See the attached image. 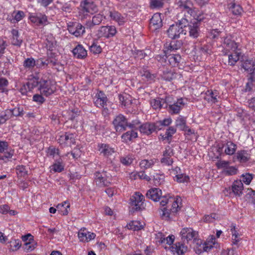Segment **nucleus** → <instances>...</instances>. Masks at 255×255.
<instances>
[{
  "instance_id": "obj_45",
  "label": "nucleus",
  "mask_w": 255,
  "mask_h": 255,
  "mask_svg": "<svg viewBox=\"0 0 255 255\" xmlns=\"http://www.w3.org/2000/svg\"><path fill=\"white\" fill-rule=\"evenodd\" d=\"M164 178L163 174H156L153 176L154 184L156 186L161 185L164 182Z\"/></svg>"
},
{
  "instance_id": "obj_5",
  "label": "nucleus",
  "mask_w": 255,
  "mask_h": 255,
  "mask_svg": "<svg viewBox=\"0 0 255 255\" xmlns=\"http://www.w3.org/2000/svg\"><path fill=\"white\" fill-rule=\"evenodd\" d=\"M167 197L169 198V203L171 202L172 203L171 208L170 209H167L166 207H163L161 209L162 212L161 217L163 219L168 221L172 219V215H174L178 211L180 207L178 205L179 201L178 199L176 200L171 201V197L169 196H167Z\"/></svg>"
},
{
  "instance_id": "obj_9",
  "label": "nucleus",
  "mask_w": 255,
  "mask_h": 255,
  "mask_svg": "<svg viewBox=\"0 0 255 255\" xmlns=\"http://www.w3.org/2000/svg\"><path fill=\"white\" fill-rule=\"evenodd\" d=\"M8 143L6 141H0V160L6 162L13 155V150H8Z\"/></svg>"
},
{
  "instance_id": "obj_43",
  "label": "nucleus",
  "mask_w": 255,
  "mask_h": 255,
  "mask_svg": "<svg viewBox=\"0 0 255 255\" xmlns=\"http://www.w3.org/2000/svg\"><path fill=\"white\" fill-rule=\"evenodd\" d=\"M176 73L174 72L171 71H167L163 72L162 78L165 81H171L173 79L176 78Z\"/></svg>"
},
{
  "instance_id": "obj_59",
  "label": "nucleus",
  "mask_w": 255,
  "mask_h": 255,
  "mask_svg": "<svg viewBox=\"0 0 255 255\" xmlns=\"http://www.w3.org/2000/svg\"><path fill=\"white\" fill-rule=\"evenodd\" d=\"M237 169L234 166H228L224 170V172L227 175H233L237 173Z\"/></svg>"
},
{
  "instance_id": "obj_38",
  "label": "nucleus",
  "mask_w": 255,
  "mask_h": 255,
  "mask_svg": "<svg viewBox=\"0 0 255 255\" xmlns=\"http://www.w3.org/2000/svg\"><path fill=\"white\" fill-rule=\"evenodd\" d=\"M229 8L232 11L233 14L236 15H241L243 11V8L240 5L235 3H231Z\"/></svg>"
},
{
  "instance_id": "obj_48",
  "label": "nucleus",
  "mask_w": 255,
  "mask_h": 255,
  "mask_svg": "<svg viewBox=\"0 0 255 255\" xmlns=\"http://www.w3.org/2000/svg\"><path fill=\"white\" fill-rule=\"evenodd\" d=\"M127 227L128 229L132 230L133 231H138L140 230L142 227L140 225V222L138 221H131L128 225Z\"/></svg>"
},
{
  "instance_id": "obj_10",
  "label": "nucleus",
  "mask_w": 255,
  "mask_h": 255,
  "mask_svg": "<svg viewBox=\"0 0 255 255\" xmlns=\"http://www.w3.org/2000/svg\"><path fill=\"white\" fill-rule=\"evenodd\" d=\"M244 186L242 180L235 181L231 187L227 189L230 194H233L236 196H241L243 194Z\"/></svg>"
},
{
  "instance_id": "obj_39",
  "label": "nucleus",
  "mask_w": 255,
  "mask_h": 255,
  "mask_svg": "<svg viewBox=\"0 0 255 255\" xmlns=\"http://www.w3.org/2000/svg\"><path fill=\"white\" fill-rule=\"evenodd\" d=\"M23 65L25 69H31L36 65V62L33 58H28L25 59Z\"/></svg>"
},
{
  "instance_id": "obj_33",
  "label": "nucleus",
  "mask_w": 255,
  "mask_h": 255,
  "mask_svg": "<svg viewBox=\"0 0 255 255\" xmlns=\"http://www.w3.org/2000/svg\"><path fill=\"white\" fill-rule=\"evenodd\" d=\"M70 207V204L68 202L65 201L61 204H59L57 206L58 212L62 215H66L68 213V208Z\"/></svg>"
},
{
  "instance_id": "obj_63",
  "label": "nucleus",
  "mask_w": 255,
  "mask_h": 255,
  "mask_svg": "<svg viewBox=\"0 0 255 255\" xmlns=\"http://www.w3.org/2000/svg\"><path fill=\"white\" fill-rule=\"evenodd\" d=\"M160 162L165 165H171L173 162V159L170 156H163L160 160Z\"/></svg>"
},
{
  "instance_id": "obj_42",
  "label": "nucleus",
  "mask_w": 255,
  "mask_h": 255,
  "mask_svg": "<svg viewBox=\"0 0 255 255\" xmlns=\"http://www.w3.org/2000/svg\"><path fill=\"white\" fill-rule=\"evenodd\" d=\"M8 85V80L3 77L0 78V92L5 93L6 94L8 92L7 87Z\"/></svg>"
},
{
  "instance_id": "obj_47",
  "label": "nucleus",
  "mask_w": 255,
  "mask_h": 255,
  "mask_svg": "<svg viewBox=\"0 0 255 255\" xmlns=\"http://www.w3.org/2000/svg\"><path fill=\"white\" fill-rule=\"evenodd\" d=\"M88 231L85 228L81 229L78 234V236L80 242H87V235Z\"/></svg>"
},
{
  "instance_id": "obj_11",
  "label": "nucleus",
  "mask_w": 255,
  "mask_h": 255,
  "mask_svg": "<svg viewBox=\"0 0 255 255\" xmlns=\"http://www.w3.org/2000/svg\"><path fill=\"white\" fill-rule=\"evenodd\" d=\"M68 30L71 34L76 37H79L85 33V27L81 23L75 22L73 23L72 25L68 26Z\"/></svg>"
},
{
  "instance_id": "obj_21",
  "label": "nucleus",
  "mask_w": 255,
  "mask_h": 255,
  "mask_svg": "<svg viewBox=\"0 0 255 255\" xmlns=\"http://www.w3.org/2000/svg\"><path fill=\"white\" fill-rule=\"evenodd\" d=\"M162 26V22L160 14L158 13H155L150 20V26L153 27V30H156Z\"/></svg>"
},
{
  "instance_id": "obj_29",
  "label": "nucleus",
  "mask_w": 255,
  "mask_h": 255,
  "mask_svg": "<svg viewBox=\"0 0 255 255\" xmlns=\"http://www.w3.org/2000/svg\"><path fill=\"white\" fill-rule=\"evenodd\" d=\"M110 16L112 19L118 22L120 25H122L125 22V18L118 11H110Z\"/></svg>"
},
{
  "instance_id": "obj_40",
  "label": "nucleus",
  "mask_w": 255,
  "mask_h": 255,
  "mask_svg": "<svg viewBox=\"0 0 255 255\" xmlns=\"http://www.w3.org/2000/svg\"><path fill=\"white\" fill-rule=\"evenodd\" d=\"M150 105L155 110L160 109L161 108L164 107L162 100L160 98L152 99L150 101Z\"/></svg>"
},
{
  "instance_id": "obj_64",
  "label": "nucleus",
  "mask_w": 255,
  "mask_h": 255,
  "mask_svg": "<svg viewBox=\"0 0 255 255\" xmlns=\"http://www.w3.org/2000/svg\"><path fill=\"white\" fill-rule=\"evenodd\" d=\"M176 131V129L173 127H170L166 131L165 134V138L169 139Z\"/></svg>"
},
{
  "instance_id": "obj_6",
  "label": "nucleus",
  "mask_w": 255,
  "mask_h": 255,
  "mask_svg": "<svg viewBox=\"0 0 255 255\" xmlns=\"http://www.w3.org/2000/svg\"><path fill=\"white\" fill-rule=\"evenodd\" d=\"M41 94L48 96L53 94L56 90L55 84H52L50 80L40 79V87H38Z\"/></svg>"
},
{
  "instance_id": "obj_50",
  "label": "nucleus",
  "mask_w": 255,
  "mask_h": 255,
  "mask_svg": "<svg viewBox=\"0 0 255 255\" xmlns=\"http://www.w3.org/2000/svg\"><path fill=\"white\" fill-rule=\"evenodd\" d=\"M11 118L10 112L9 109L5 110L3 113L0 116V125L5 123L7 120Z\"/></svg>"
},
{
  "instance_id": "obj_19",
  "label": "nucleus",
  "mask_w": 255,
  "mask_h": 255,
  "mask_svg": "<svg viewBox=\"0 0 255 255\" xmlns=\"http://www.w3.org/2000/svg\"><path fill=\"white\" fill-rule=\"evenodd\" d=\"M95 181L96 185L99 187L108 186L111 184V182L109 181L106 177L99 172H96L95 174Z\"/></svg>"
},
{
  "instance_id": "obj_34",
  "label": "nucleus",
  "mask_w": 255,
  "mask_h": 255,
  "mask_svg": "<svg viewBox=\"0 0 255 255\" xmlns=\"http://www.w3.org/2000/svg\"><path fill=\"white\" fill-rule=\"evenodd\" d=\"M70 207V204L68 202L65 201L61 204H59L57 206L58 212L62 215H66L68 213V208Z\"/></svg>"
},
{
  "instance_id": "obj_8",
  "label": "nucleus",
  "mask_w": 255,
  "mask_h": 255,
  "mask_svg": "<svg viewBox=\"0 0 255 255\" xmlns=\"http://www.w3.org/2000/svg\"><path fill=\"white\" fill-rule=\"evenodd\" d=\"M112 123L117 132H123L127 129L128 127V119L122 114H119L116 116Z\"/></svg>"
},
{
  "instance_id": "obj_7",
  "label": "nucleus",
  "mask_w": 255,
  "mask_h": 255,
  "mask_svg": "<svg viewBox=\"0 0 255 255\" xmlns=\"http://www.w3.org/2000/svg\"><path fill=\"white\" fill-rule=\"evenodd\" d=\"M117 32L114 26H102L96 31V36L98 38H110L114 37Z\"/></svg>"
},
{
  "instance_id": "obj_12",
  "label": "nucleus",
  "mask_w": 255,
  "mask_h": 255,
  "mask_svg": "<svg viewBox=\"0 0 255 255\" xmlns=\"http://www.w3.org/2000/svg\"><path fill=\"white\" fill-rule=\"evenodd\" d=\"M29 19L36 26L45 25L48 23L47 16L41 13H36L34 15H31Z\"/></svg>"
},
{
  "instance_id": "obj_51",
  "label": "nucleus",
  "mask_w": 255,
  "mask_h": 255,
  "mask_svg": "<svg viewBox=\"0 0 255 255\" xmlns=\"http://www.w3.org/2000/svg\"><path fill=\"white\" fill-rule=\"evenodd\" d=\"M154 164L153 160H142L140 162V166L141 168L147 169L151 167Z\"/></svg>"
},
{
  "instance_id": "obj_17",
  "label": "nucleus",
  "mask_w": 255,
  "mask_h": 255,
  "mask_svg": "<svg viewBox=\"0 0 255 255\" xmlns=\"http://www.w3.org/2000/svg\"><path fill=\"white\" fill-rule=\"evenodd\" d=\"M234 158L240 163H246L250 160L251 154L247 150H241L235 154Z\"/></svg>"
},
{
  "instance_id": "obj_49",
  "label": "nucleus",
  "mask_w": 255,
  "mask_h": 255,
  "mask_svg": "<svg viewBox=\"0 0 255 255\" xmlns=\"http://www.w3.org/2000/svg\"><path fill=\"white\" fill-rule=\"evenodd\" d=\"M16 172L18 176L19 177H24L28 174L25 166L22 165L16 166Z\"/></svg>"
},
{
  "instance_id": "obj_35",
  "label": "nucleus",
  "mask_w": 255,
  "mask_h": 255,
  "mask_svg": "<svg viewBox=\"0 0 255 255\" xmlns=\"http://www.w3.org/2000/svg\"><path fill=\"white\" fill-rule=\"evenodd\" d=\"M245 200L247 202L255 205V191L248 189L245 196Z\"/></svg>"
},
{
  "instance_id": "obj_44",
  "label": "nucleus",
  "mask_w": 255,
  "mask_h": 255,
  "mask_svg": "<svg viewBox=\"0 0 255 255\" xmlns=\"http://www.w3.org/2000/svg\"><path fill=\"white\" fill-rule=\"evenodd\" d=\"M27 83V87L29 91H30L33 88L39 86L40 87V81L38 79L34 78L29 80Z\"/></svg>"
},
{
  "instance_id": "obj_54",
  "label": "nucleus",
  "mask_w": 255,
  "mask_h": 255,
  "mask_svg": "<svg viewBox=\"0 0 255 255\" xmlns=\"http://www.w3.org/2000/svg\"><path fill=\"white\" fill-rule=\"evenodd\" d=\"M36 245L34 241L26 242L24 244L23 248L26 252H29L35 249Z\"/></svg>"
},
{
  "instance_id": "obj_28",
  "label": "nucleus",
  "mask_w": 255,
  "mask_h": 255,
  "mask_svg": "<svg viewBox=\"0 0 255 255\" xmlns=\"http://www.w3.org/2000/svg\"><path fill=\"white\" fill-rule=\"evenodd\" d=\"M99 151L106 156H109L114 152V149L106 144H102L100 146Z\"/></svg>"
},
{
  "instance_id": "obj_22",
  "label": "nucleus",
  "mask_w": 255,
  "mask_h": 255,
  "mask_svg": "<svg viewBox=\"0 0 255 255\" xmlns=\"http://www.w3.org/2000/svg\"><path fill=\"white\" fill-rule=\"evenodd\" d=\"M75 58L84 59L87 56V50L81 44L77 45L72 50Z\"/></svg>"
},
{
  "instance_id": "obj_1",
  "label": "nucleus",
  "mask_w": 255,
  "mask_h": 255,
  "mask_svg": "<svg viewBox=\"0 0 255 255\" xmlns=\"http://www.w3.org/2000/svg\"><path fill=\"white\" fill-rule=\"evenodd\" d=\"M188 25V21L185 18H182L178 20L170 26L167 30L168 36L172 39H176L183 36L186 34L187 30L185 29Z\"/></svg>"
},
{
  "instance_id": "obj_2",
  "label": "nucleus",
  "mask_w": 255,
  "mask_h": 255,
  "mask_svg": "<svg viewBox=\"0 0 255 255\" xmlns=\"http://www.w3.org/2000/svg\"><path fill=\"white\" fill-rule=\"evenodd\" d=\"M146 196L147 198L154 202H157L160 199V204L162 207L169 203V198L167 196H162V191L159 188H153L150 189L147 192Z\"/></svg>"
},
{
  "instance_id": "obj_13",
  "label": "nucleus",
  "mask_w": 255,
  "mask_h": 255,
  "mask_svg": "<svg viewBox=\"0 0 255 255\" xmlns=\"http://www.w3.org/2000/svg\"><path fill=\"white\" fill-rule=\"evenodd\" d=\"M200 20L196 21L187 25L189 30V36L193 38H197L200 35V30L199 28Z\"/></svg>"
},
{
  "instance_id": "obj_27",
  "label": "nucleus",
  "mask_w": 255,
  "mask_h": 255,
  "mask_svg": "<svg viewBox=\"0 0 255 255\" xmlns=\"http://www.w3.org/2000/svg\"><path fill=\"white\" fill-rule=\"evenodd\" d=\"M12 37L11 39V43L15 46H20L22 42V39L19 38L18 31L17 30L13 29L11 31Z\"/></svg>"
},
{
  "instance_id": "obj_30",
  "label": "nucleus",
  "mask_w": 255,
  "mask_h": 255,
  "mask_svg": "<svg viewBox=\"0 0 255 255\" xmlns=\"http://www.w3.org/2000/svg\"><path fill=\"white\" fill-rule=\"evenodd\" d=\"M137 137V133L132 130L131 131H128L123 134L122 136V138L123 140L128 142L132 140L133 138H135Z\"/></svg>"
},
{
  "instance_id": "obj_58",
  "label": "nucleus",
  "mask_w": 255,
  "mask_h": 255,
  "mask_svg": "<svg viewBox=\"0 0 255 255\" xmlns=\"http://www.w3.org/2000/svg\"><path fill=\"white\" fill-rule=\"evenodd\" d=\"M176 181L179 183L187 182L189 179V177L183 174H177L175 176Z\"/></svg>"
},
{
  "instance_id": "obj_24",
  "label": "nucleus",
  "mask_w": 255,
  "mask_h": 255,
  "mask_svg": "<svg viewBox=\"0 0 255 255\" xmlns=\"http://www.w3.org/2000/svg\"><path fill=\"white\" fill-rule=\"evenodd\" d=\"M223 47L226 51L232 50L233 52L238 51V44L234 41L229 38L225 39Z\"/></svg>"
},
{
  "instance_id": "obj_52",
  "label": "nucleus",
  "mask_w": 255,
  "mask_h": 255,
  "mask_svg": "<svg viewBox=\"0 0 255 255\" xmlns=\"http://www.w3.org/2000/svg\"><path fill=\"white\" fill-rule=\"evenodd\" d=\"M9 111L10 112V116L12 117V116L21 117L23 115V110L22 108L20 107H15L13 109L9 110Z\"/></svg>"
},
{
  "instance_id": "obj_55",
  "label": "nucleus",
  "mask_w": 255,
  "mask_h": 255,
  "mask_svg": "<svg viewBox=\"0 0 255 255\" xmlns=\"http://www.w3.org/2000/svg\"><path fill=\"white\" fill-rule=\"evenodd\" d=\"M10 248L12 251L17 250L21 246L20 241L19 240H14L9 242Z\"/></svg>"
},
{
  "instance_id": "obj_37",
  "label": "nucleus",
  "mask_w": 255,
  "mask_h": 255,
  "mask_svg": "<svg viewBox=\"0 0 255 255\" xmlns=\"http://www.w3.org/2000/svg\"><path fill=\"white\" fill-rule=\"evenodd\" d=\"M237 149V145L232 141H229L226 144L225 152L227 154L233 155Z\"/></svg>"
},
{
  "instance_id": "obj_14",
  "label": "nucleus",
  "mask_w": 255,
  "mask_h": 255,
  "mask_svg": "<svg viewBox=\"0 0 255 255\" xmlns=\"http://www.w3.org/2000/svg\"><path fill=\"white\" fill-rule=\"evenodd\" d=\"M57 140L60 144L67 145L74 144L76 142L74 134L68 132H65L64 134L60 135Z\"/></svg>"
},
{
  "instance_id": "obj_3",
  "label": "nucleus",
  "mask_w": 255,
  "mask_h": 255,
  "mask_svg": "<svg viewBox=\"0 0 255 255\" xmlns=\"http://www.w3.org/2000/svg\"><path fill=\"white\" fill-rule=\"evenodd\" d=\"M98 6L93 0H84L80 2L79 13L84 16L93 14L98 11Z\"/></svg>"
},
{
  "instance_id": "obj_15",
  "label": "nucleus",
  "mask_w": 255,
  "mask_h": 255,
  "mask_svg": "<svg viewBox=\"0 0 255 255\" xmlns=\"http://www.w3.org/2000/svg\"><path fill=\"white\" fill-rule=\"evenodd\" d=\"M169 250L174 255H184L187 251V247L183 244L178 242L169 247Z\"/></svg>"
},
{
  "instance_id": "obj_4",
  "label": "nucleus",
  "mask_w": 255,
  "mask_h": 255,
  "mask_svg": "<svg viewBox=\"0 0 255 255\" xmlns=\"http://www.w3.org/2000/svg\"><path fill=\"white\" fill-rule=\"evenodd\" d=\"M144 196L139 192H135L130 198L129 204L132 209L129 212L133 214L135 212L142 211L144 209L143 206Z\"/></svg>"
},
{
  "instance_id": "obj_36",
  "label": "nucleus",
  "mask_w": 255,
  "mask_h": 255,
  "mask_svg": "<svg viewBox=\"0 0 255 255\" xmlns=\"http://www.w3.org/2000/svg\"><path fill=\"white\" fill-rule=\"evenodd\" d=\"M175 125L176 127L178 128L180 130L182 131L184 130L186 128H187L186 121L185 119L182 116L179 117L176 120Z\"/></svg>"
},
{
  "instance_id": "obj_16",
  "label": "nucleus",
  "mask_w": 255,
  "mask_h": 255,
  "mask_svg": "<svg viewBox=\"0 0 255 255\" xmlns=\"http://www.w3.org/2000/svg\"><path fill=\"white\" fill-rule=\"evenodd\" d=\"M139 130L141 133L149 135L154 131H157L155 127V123H146L139 126Z\"/></svg>"
},
{
  "instance_id": "obj_20",
  "label": "nucleus",
  "mask_w": 255,
  "mask_h": 255,
  "mask_svg": "<svg viewBox=\"0 0 255 255\" xmlns=\"http://www.w3.org/2000/svg\"><path fill=\"white\" fill-rule=\"evenodd\" d=\"M104 18V16L100 13L95 15L93 16L92 20H89L86 22L85 24L86 27L87 28L91 29L95 25H99Z\"/></svg>"
},
{
  "instance_id": "obj_25",
  "label": "nucleus",
  "mask_w": 255,
  "mask_h": 255,
  "mask_svg": "<svg viewBox=\"0 0 255 255\" xmlns=\"http://www.w3.org/2000/svg\"><path fill=\"white\" fill-rule=\"evenodd\" d=\"M181 60V57L179 54H170L167 56L168 62L173 67L178 66Z\"/></svg>"
},
{
  "instance_id": "obj_41",
  "label": "nucleus",
  "mask_w": 255,
  "mask_h": 255,
  "mask_svg": "<svg viewBox=\"0 0 255 255\" xmlns=\"http://www.w3.org/2000/svg\"><path fill=\"white\" fill-rule=\"evenodd\" d=\"M172 120L170 118L165 119L162 121H159L155 122V127L157 130L162 129V127L167 126L171 123Z\"/></svg>"
},
{
  "instance_id": "obj_60",
  "label": "nucleus",
  "mask_w": 255,
  "mask_h": 255,
  "mask_svg": "<svg viewBox=\"0 0 255 255\" xmlns=\"http://www.w3.org/2000/svg\"><path fill=\"white\" fill-rule=\"evenodd\" d=\"M182 44L181 41H172L169 45L170 49L172 50H177L181 47Z\"/></svg>"
},
{
  "instance_id": "obj_53",
  "label": "nucleus",
  "mask_w": 255,
  "mask_h": 255,
  "mask_svg": "<svg viewBox=\"0 0 255 255\" xmlns=\"http://www.w3.org/2000/svg\"><path fill=\"white\" fill-rule=\"evenodd\" d=\"M163 3L160 0H150L149 7L151 9L160 8L162 7Z\"/></svg>"
},
{
  "instance_id": "obj_62",
  "label": "nucleus",
  "mask_w": 255,
  "mask_h": 255,
  "mask_svg": "<svg viewBox=\"0 0 255 255\" xmlns=\"http://www.w3.org/2000/svg\"><path fill=\"white\" fill-rule=\"evenodd\" d=\"M243 181L247 185H249L252 181L253 176V175L250 173H246L242 175Z\"/></svg>"
},
{
  "instance_id": "obj_32",
  "label": "nucleus",
  "mask_w": 255,
  "mask_h": 255,
  "mask_svg": "<svg viewBox=\"0 0 255 255\" xmlns=\"http://www.w3.org/2000/svg\"><path fill=\"white\" fill-rule=\"evenodd\" d=\"M240 52L237 51L233 52L228 55V64L231 66H234L236 63L239 60Z\"/></svg>"
},
{
  "instance_id": "obj_26",
  "label": "nucleus",
  "mask_w": 255,
  "mask_h": 255,
  "mask_svg": "<svg viewBox=\"0 0 255 255\" xmlns=\"http://www.w3.org/2000/svg\"><path fill=\"white\" fill-rule=\"evenodd\" d=\"M119 100L125 107H129L132 104L131 97L128 94L119 95Z\"/></svg>"
},
{
  "instance_id": "obj_31",
  "label": "nucleus",
  "mask_w": 255,
  "mask_h": 255,
  "mask_svg": "<svg viewBox=\"0 0 255 255\" xmlns=\"http://www.w3.org/2000/svg\"><path fill=\"white\" fill-rule=\"evenodd\" d=\"M241 66L245 71L250 73L254 67H255V59L254 60L249 59L246 60L242 62Z\"/></svg>"
},
{
  "instance_id": "obj_23",
  "label": "nucleus",
  "mask_w": 255,
  "mask_h": 255,
  "mask_svg": "<svg viewBox=\"0 0 255 255\" xmlns=\"http://www.w3.org/2000/svg\"><path fill=\"white\" fill-rule=\"evenodd\" d=\"M183 105V99H178L176 102H174L173 104L169 105L168 111L171 114H178Z\"/></svg>"
},
{
  "instance_id": "obj_57",
  "label": "nucleus",
  "mask_w": 255,
  "mask_h": 255,
  "mask_svg": "<svg viewBox=\"0 0 255 255\" xmlns=\"http://www.w3.org/2000/svg\"><path fill=\"white\" fill-rule=\"evenodd\" d=\"M90 50L94 54H99L102 52V48L100 45H98L95 42H93L90 46Z\"/></svg>"
},
{
  "instance_id": "obj_18",
  "label": "nucleus",
  "mask_w": 255,
  "mask_h": 255,
  "mask_svg": "<svg viewBox=\"0 0 255 255\" xmlns=\"http://www.w3.org/2000/svg\"><path fill=\"white\" fill-rule=\"evenodd\" d=\"M182 239H186L187 241L194 240L198 235L197 232L194 231L192 228H183L180 232Z\"/></svg>"
},
{
  "instance_id": "obj_56",
  "label": "nucleus",
  "mask_w": 255,
  "mask_h": 255,
  "mask_svg": "<svg viewBox=\"0 0 255 255\" xmlns=\"http://www.w3.org/2000/svg\"><path fill=\"white\" fill-rule=\"evenodd\" d=\"M210 47V46L207 45H203L199 48V53H200L202 55L211 54V50Z\"/></svg>"
},
{
  "instance_id": "obj_61",
  "label": "nucleus",
  "mask_w": 255,
  "mask_h": 255,
  "mask_svg": "<svg viewBox=\"0 0 255 255\" xmlns=\"http://www.w3.org/2000/svg\"><path fill=\"white\" fill-rule=\"evenodd\" d=\"M215 238L212 239V242L211 243H204L203 244V250L204 252H209L213 248V245L214 244Z\"/></svg>"
},
{
  "instance_id": "obj_46",
  "label": "nucleus",
  "mask_w": 255,
  "mask_h": 255,
  "mask_svg": "<svg viewBox=\"0 0 255 255\" xmlns=\"http://www.w3.org/2000/svg\"><path fill=\"white\" fill-rule=\"evenodd\" d=\"M52 170L54 172H61L64 170V165L62 164L61 159L57 160L52 165Z\"/></svg>"
}]
</instances>
